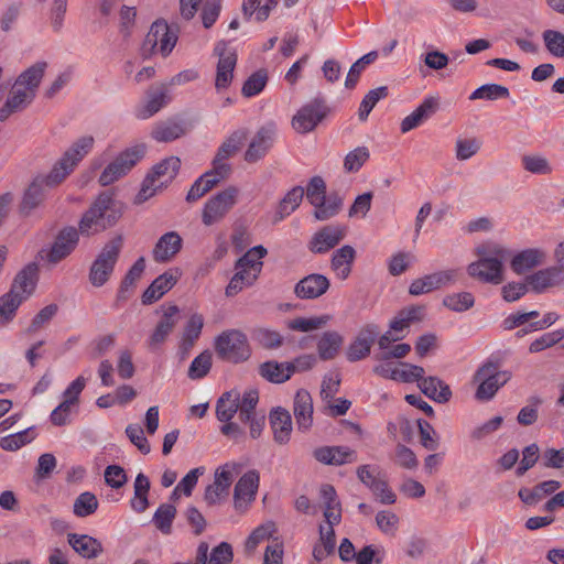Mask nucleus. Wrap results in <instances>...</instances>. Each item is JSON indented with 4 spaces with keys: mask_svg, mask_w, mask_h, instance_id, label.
<instances>
[{
    "mask_svg": "<svg viewBox=\"0 0 564 564\" xmlns=\"http://www.w3.org/2000/svg\"><path fill=\"white\" fill-rule=\"evenodd\" d=\"M176 517V508L170 503L161 505L153 514L155 528L163 534L172 533V524Z\"/></svg>",
    "mask_w": 564,
    "mask_h": 564,
    "instance_id": "obj_46",
    "label": "nucleus"
},
{
    "mask_svg": "<svg viewBox=\"0 0 564 564\" xmlns=\"http://www.w3.org/2000/svg\"><path fill=\"white\" fill-rule=\"evenodd\" d=\"M481 148V141L477 138H458L455 142V155L458 161H466L474 156Z\"/></svg>",
    "mask_w": 564,
    "mask_h": 564,
    "instance_id": "obj_61",
    "label": "nucleus"
},
{
    "mask_svg": "<svg viewBox=\"0 0 564 564\" xmlns=\"http://www.w3.org/2000/svg\"><path fill=\"white\" fill-rule=\"evenodd\" d=\"M507 97H509V89L506 86L499 84H486L474 90L469 96V99L497 100Z\"/></svg>",
    "mask_w": 564,
    "mask_h": 564,
    "instance_id": "obj_55",
    "label": "nucleus"
},
{
    "mask_svg": "<svg viewBox=\"0 0 564 564\" xmlns=\"http://www.w3.org/2000/svg\"><path fill=\"white\" fill-rule=\"evenodd\" d=\"M388 95V88L386 86H381L375 89H371L362 99L358 117L360 121H366L371 110L375 108L377 102L387 97Z\"/></svg>",
    "mask_w": 564,
    "mask_h": 564,
    "instance_id": "obj_56",
    "label": "nucleus"
},
{
    "mask_svg": "<svg viewBox=\"0 0 564 564\" xmlns=\"http://www.w3.org/2000/svg\"><path fill=\"white\" fill-rule=\"evenodd\" d=\"M293 412L299 429L307 431L313 423V400L308 391L301 389L296 392Z\"/></svg>",
    "mask_w": 564,
    "mask_h": 564,
    "instance_id": "obj_30",
    "label": "nucleus"
},
{
    "mask_svg": "<svg viewBox=\"0 0 564 564\" xmlns=\"http://www.w3.org/2000/svg\"><path fill=\"white\" fill-rule=\"evenodd\" d=\"M346 236V226L338 224L327 225L313 234L307 243V248L314 254H324L338 246Z\"/></svg>",
    "mask_w": 564,
    "mask_h": 564,
    "instance_id": "obj_12",
    "label": "nucleus"
},
{
    "mask_svg": "<svg viewBox=\"0 0 564 564\" xmlns=\"http://www.w3.org/2000/svg\"><path fill=\"white\" fill-rule=\"evenodd\" d=\"M357 252L354 247L345 245L335 250L330 258V269L339 280L349 278Z\"/></svg>",
    "mask_w": 564,
    "mask_h": 564,
    "instance_id": "obj_28",
    "label": "nucleus"
},
{
    "mask_svg": "<svg viewBox=\"0 0 564 564\" xmlns=\"http://www.w3.org/2000/svg\"><path fill=\"white\" fill-rule=\"evenodd\" d=\"M535 293H542L550 288L564 285V272L557 265L541 269L525 279Z\"/></svg>",
    "mask_w": 564,
    "mask_h": 564,
    "instance_id": "obj_18",
    "label": "nucleus"
},
{
    "mask_svg": "<svg viewBox=\"0 0 564 564\" xmlns=\"http://www.w3.org/2000/svg\"><path fill=\"white\" fill-rule=\"evenodd\" d=\"M80 235L77 228L73 226L62 228L46 253V261L55 265L66 259L76 249Z\"/></svg>",
    "mask_w": 564,
    "mask_h": 564,
    "instance_id": "obj_13",
    "label": "nucleus"
},
{
    "mask_svg": "<svg viewBox=\"0 0 564 564\" xmlns=\"http://www.w3.org/2000/svg\"><path fill=\"white\" fill-rule=\"evenodd\" d=\"M215 351L225 361L238 364L251 356V348L245 333L239 329H228L215 339Z\"/></svg>",
    "mask_w": 564,
    "mask_h": 564,
    "instance_id": "obj_6",
    "label": "nucleus"
},
{
    "mask_svg": "<svg viewBox=\"0 0 564 564\" xmlns=\"http://www.w3.org/2000/svg\"><path fill=\"white\" fill-rule=\"evenodd\" d=\"M319 540L322 545H316L313 550V556L317 561H322L335 550V531L334 527H321Z\"/></svg>",
    "mask_w": 564,
    "mask_h": 564,
    "instance_id": "obj_52",
    "label": "nucleus"
},
{
    "mask_svg": "<svg viewBox=\"0 0 564 564\" xmlns=\"http://www.w3.org/2000/svg\"><path fill=\"white\" fill-rule=\"evenodd\" d=\"M259 393L254 389H248L243 393L234 389L221 394L216 403V416L219 421H230L236 413L239 420L249 425L252 438H258L265 425V415L257 411Z\"/></svg>",
    "mask_w": 564,
    "mask_h": 564,
    "instance_id": "obj_1",
    "label": "nucleus"
},
{
    "mask_svg": "<svg viewBox=\"0 0 564 564\" xmlns=\"http://www.w3.org/2000/svg\"><path fill=\"white\" fill-rule=\"evenodd\" d=\"M183 239L176 231H169L161 236L153 250V260L158 263L171 261L182 249Z\"/></svg>",
    "mask_w": 564,
    "mask_h": 564,
    "instance_id": "obj_22",
    "label": "nucleus"
},
{
    "mask_svg": "<svg viewBox=\"0 0 564 564\" xmlns=\"http://www.w3.org/2000/svg\"><path fill=\"white\" fill-rule=\"evenodd\" d=\"M123 238L121 235L108 241L97 254L89 269V282L96 286H102L111 276L115 265L122 249Z\"/></svg>",
    "mask_w": 564,
    "mask_h": 564,
    "instance_id": "obj_5",
    "label": "nucleus"
},
{
    "mask_svg": "<svg viewBox=\"0 0 564 564\" xmlns=\"http://www.w3.org/2000/svg\"><path fill=\"white\" fill-rule=\"evenodd\" d=\"M224 180L225 178H220V176L216 174L214 170L207 171L194 182V184L192 185L186 195V200L188 203L198 200L214 186H216L219 182Z\"/></svg>",
    "mask_w": 564,
    "mask_h": 564,
    "instance_id": "obj_40",
    "label": "nucleus"
},
{
    "mask_svg": "<svg viewBox=\"0 0 564 564\" xmlns=\"http://www.w3.org/2000/svg\"><path fill=\"white\" fill-rule=\"evenodd\" d=\"M270 423L274 441L279 444H286L292 432V419L289 411L278 408L270 413Z\"/></svg>",
    "mask_w": 564,
    "mask_h": 564,
    "instance_id": "obj_32",
    "label": "nucleus"
},
{
    "mask_svg": "<svg viewBox=\"0 0 564 564\" xmlns=\"http://www.w3.org/2000/svg\"><path fill=\"white\" fill-rule=\"evenodd\" d=\"M478 260L467 267L470 278L487 284H500L503 282V262L509 252L496 242H484L476 248Z\"/></svg>",
    "mask_w": 564,
    "mask_h": 564,
    "instance_id": "obj_2",
    "label": "nucleus"
},
{
    "mask_svg": "<svg viewBox=\"0 0 564 564\" xmlns=\"http://www.w3.org/2000/svg\"><path fill=\"white\" fill-rule=\"evenodd\" d=\"M546 260V252L541 248H529L518 252L511 260L510 267L517 274H523L542 265Z\"/></svg>",
    "mask_w": 564,
    "mask_h": 564,
    "instance_id": "obj_26",
    "label": "nucleus"
},
{
    "mask_svg": "<svg viewBox=\"0 0 564 564\" xmlns=\"http://www.w3.org/2000/svg\"><path fill=\"white\" fill-rule=\"evenodd\" d=\"M511 379V372L499 370L497 364L488 361L477 369L474 382L478 383L475 397L479 401L491 400L497 391Z\"/></svg>",
    "mask_w": 564,
    "mask_h": 564,
    "instance_id": "obj_7",
    "label": "nucleus"
},
{
    "mask_svg": "<svg viewBox=\"0 0 564 564\" xmlns=\"http://www.w3.org/2000/svg\"><path fill=\"white\" fill-rule=\"evenodd\" d=\"M252 338L256 343L267 349H274L283 344V337L280 333L265 327L254 328L252 330Z\"/></svg>",
    "mask_w": 564,
    "mask_h": 564,
    "instance_id": "obj_54",
    "label": "nucleus"
},
{
    "mask_svg": "<svg viewBox=\"0 0 564 564\" xmlns=\"http://www.w3.org/2000/svg\"><path fill=\"white\" fill-rule=\"evenodd\" d=\"M68 543L76 553L85 558H95L102 552L101 543L87 534H68Z\"/></svg>",
    "mask_w": 564,
    "mask_h": 564,
    "instance_id": "obj_34",
    "label": "nucleus"
},
{
    "mask_svg": "<svg viewBox=\"0 0 564 564\" xmlns=\"http://www.w3.org/2000/svg\"><path fill=\"white\" fill-rule=\"evenodd\" d=\"M564 338V328L557 329L551 333H545L529 346L531 354L540 352L546 348L553 347Z\"/></svg>",
    "mask_w": 564,
    "mask_h": 564,
    "instance_id": "obj_63",
    "label": "nucleus"
},
{
    "mask_svg": "<svg viewBox=\"0 0 564 564\" xmlns=\"http://www.w3.org/2000/svg\"><path fill=\"white\" fill-rule=\"evenodd\" d=\"M344 343L343 336L336 330L323 333L317 341V352L322 360L334 359Z\"/></svg>",
    "mask_w": 564,
    "mask_h": 564,
    "instance_id": "obj_38",
    "label": "nucleus"
},
{
    "mask_svg": "<svg viewBox=\"0 0 564 564\" xmlns=\"http://www.w3.org/2000/svg\"><path fill=\"white\" fill-rule=\"evenodd\" d=\"M329 108L323 98L303 105L292 118V127L299 133L313 131L328 115Z\"/></svg>",
    "mask_w": 564,
    "mask_h": 564,
    "instance_id": "obj_10",
    "label": "nucleus"
},
{
    "mask_svg": "<svg viewBox=\"0 0 564 564\" xmlns=\"http://www.w3.org/2000/svg\"><path fill=\"white\" fill-rule=\"evenodd\" d=\"M235 269V275L240 278L247 285H252L261 272L262 262L250 260V256H242L236 262Z\"/></svg>",
    "mask_w": 564,
    "mask_h": 564,
    "instance_id": "obj_44",
    "label": "nucleus"
},
{
    "mask_svg": "<svg viewBox=\"0 0 564 564\" xmlns=\"http://www.w3.org/2000/svg\"><path fill=\"white\" fill-rule=\"evenodd\" d=\"M545 48L555 57H564V33L556 30H545L542 33Z\"/></svg>",
    "mask_w": 564,
    "mask_h": 564,
    "instance_id": "obj_59",
    "label": "nucleus"
},
{
    "mask_svg": "<svg viewBox=\"0 0 564 564\" xmlns=\"http://www.w3.org/2000/svg\"><path fill=\"white\" fill-rule=\"evenodd\" d=\"M119 219L113 209V198L109 193H101L83 214L77 230L85 237L98 235L112 227Z\"/></svg>",
    "mask_w": 564,
    "mask_h": 564,
    "instance_id": "obj_3",
    "label": "nucleus"
},
{
    "mask_svg": "<svg viewBox=\"0 0 564 564\" xmlns=\"http://www.w3.org/2000/svg\"><path fill=\"white\" fill-rule=\"evenodd\" d=\"M438 109V98L437 97H427L422 104L414 109L409 116H406L402 121L400 129L403 133H406L416 127H419L423 121L427 120L432 117L436 110Z\"/></svg>",
    "mask_w": 564,
    "mask_h": 564,
    "instance_id": "obj_27",
    "label": "nucleus"
},
{
    "mask_svg": "<svg viewBox=\"0 0 564 564\" xmlns=\"http://www.w3.org/2000/svg\"><path fill=\"white\" fill-rule=\"evenodd\" d=\"M304 196V188L302 186H294L285 196L280 200L275 210L272 223L278 224L285 217L290 216L301 204Z\"/></svg>",
    "mask_w": 564,
    "mask_h": 564,
    "instance_id": "obj_35",
    "label": "nucleus"
},
{
    "mask_svg": "<svg viewBox=\"0 0 564 564\" xmlns=\"http://www.w3.org/2000/svg\"><path fill=\"white\" fill-rule=\"evenodd\" d=\"M46 67V62H37L22 72L14 83L35 96Z\"/></svg>",
    "mask_w": 564,
    "mask_h": 564,
    "instance_id": "obj_36",
    "label": "nucleus"
},
{
    "mask_svg": "<svg viewBox=\"0 0 564 564\" xmlns=\"http://www.w3.org/2000/svg\"><path fill=\"white\" fill-rule=\"evenodd\" d=\"M75 169L72 162L64 155L54 164L48 174L42 175L47 187H54L61 184Z\"/></svg>",
    "mask_w": 564,
    "mask_h": 564,
    "instance_id": "obj_47",
    "label": "nucleus"
},
{
    "mask_svg": "<svg viewBox=\"0 0 564 564\" xmlns=\"http://www.w3.org/2000/svg\"><path fill=\"white\" fill-rule=\"evenodd\" d=\"M232 558L231 545L227 542H221L212 550L209 557L207 556L206 564H231Z\"/></svg>",
    "mask_w": 564,
    "mask_h": 564,
    "instance_id": "obj_64",
    "label": "nucleus"
},
{
    "mask_svg": "<svg viewBox=\"0 0 564 564\" xmlns=\"http://www.w3.org/2000/svg\"><path fill=\"white\" fill-rule=\"evenodd\" d=\"M204 326V318L200 314H193L186 326L184 327L182 335V343L180 349L183 355H187L193 348L195 341L199 338Z\"/></svg>",
    "mask_w": 564,
    "mask_h": 564,
    "instance_id": "obj_42",
    "label": "nucleus"
},
{
    "mask_svg": "<svg viewBox=\"0 0 564 564\" xmlns=\"http://www.w3.org/2000/svg\"><path fill=\"white\" fill-rule=\"evenodd\" d=\"M259 473L254 469L247 471L239 478L234 490L236 509H241L254 500L259 487Z\"/></svg>",
    "mask_w": 564,
    "mask_h": 564,
    "instance_id": "obj_21",
    "label": "nucleus"
},
{
    "mask_svg": "<svg viewBox=\"0 0 564 564\" xmlns=\"http://www.w3.org/2000/svg\"><path fill=\"white\" fill-rule=\"evenodd\" d=\"M239 189L228 186L224 191L210 197L204 205L202 221L205 226H212L220 221L236 205Z\"/></svg>",
    "mask_w": 564,
    "mask_h": 564,
    "instance_id": "obj_9",
    "label": "nucleus"
},
{
    "mask_svg": "<svg viewBox=\"0 0 564 564\" xmlns=\"http://www.w3.org/2000/svg\"><path fill=\"white\" fill-rule=\"evenodd\" d=\"M246 137L247 133L245 131H235L219 147L213 161L212 170H214L220 178H227L229 176L231 169L225 161L240 149Z\"/></svg>",
    "mask_w": 564,
    "mask_h": 564,
    "instance_id": "obj_15",
    "label": "nucleus"
},
{
    "mask_svg": "<svg viewBox=\"0 0 564 564\" xmlns=\"http://www.w3.org/2000/svg\"><path fill=\"white\" fill-rule=\"evenodd\" d=\"M330 288L329 279L319 273H312L301 279L294 286V294L301 300H315Z\"/></svg>",
    "mask_w": 564,
    "mask_h": 564,
    "instance_id": "obj_17",
    "label": "nucleus"
},
{
    "mask_svg": "<svg viewBox=\"0 0 564 564\" xmlns=\"http://www.w3.org/2000/svg\"><path fill=\"white\" fill-rule=\"evenodd\" d=\"M97 497L89 491L82 492L74 501L73 512L79 518L93 514L98 508Z\"/></svg>",
    "mask_w": 564,
    "mask_h": 564,
    "instance_id": "obj_53",
    "label": "nucleus"
},
{
    "mask_svg": "<svg viewBox=\"0 0 564 564\" xmlns=\"http://www.w3.org/2000/svg\"><path fill=\"white\" fill-rule=\"evenodd\" d=\"M170 101L169 88L165 83L153 85L147 91L145 104L138 108L135 116L139 119H149L156 112H159Z\"/></svg>",
    "mask_w": 564,
    "mask_h": 564,
    "instance_id": "obj_19",
    "label": "nucleus"
},
{
    "mask_svg": "<svg viewBox=\"0 0 564 564\" xmlns=\"http://www.w3.org/2000/svg\"><path fill=\"white\" fill-rule=\"evenodd\" d=\"M274 135V126L268 124L260 128L245 153V160L247 162L254 163L263 158L271 148Z\"/></svg>",
    "mask_w": 564,
    "mask_h": 564,
    "instance_id": "obj_23",
    "label": "nucleus"
},
{
    "mask_svg": "<svg viewBox=\"0 0 564 564\" xmlns=\"http://www.w3.org/2000/svg\"><path fill=\"white\" fill-rule=\"evenodd\" d=\"M58 312V305L55 303L48 304L44 306L40 312L33 317L29 327L25 329L28 335H34L41 329L45 328L47 324L55 317Z\"/></svg>",
    "mask_w": 564,
    "mask_h": 564,
    "instance_id": "obj_51",
    "label": "nucleus"
},
{
    "mask_svg": "<svg viewBox=\"0 0 564 564\" xmlns=\"http://www.w3.org/2000/svg\"><path fill=\"white\" fill-rule=\"evenodd\" d=\"M379 332V327L376 324L365 325L348 346L346 351L347 359L350 362H355L368 357Z\"/></svg>",
    "mask_w": 564,
    "mask_h": 564,
    "instance_id": "obj_16",
    "label": "nucleus"
},
{
    "mask_svg": "<svg viewBox=\"0 0 564 564\" xmlns=\"http://www.w3.org/2000/svg\"><path fill=\"white\" fill-rule=\"evenodd\" d=\"M240 465L237 463H226L215 471L214 482L208 485L204 498L208 505L218 503L228 496L229 488L235 476L239 474Z\"/></svg>",
    "mask_w": 564,
    "mask_h": 564,
    "instance_id": "obj_11",
    "label": "nucleus"
},
{
    "mask_svg": "<svg viewBox=\"0 0 564 564\" xmlns=\"http://www.w3.org/2000/svg\"><path fill=\"white\" fill-rule=\"evenodd\" d=\"M145 147L134 145L122 151L111 163H109L99 176V184L108 186L127 175L132 167L144 156Z\"/></svg>",
    "mask_w": 564,
    "mask_h": 564,
    "instance_id": "obj_8",
    "label": "nucleus"
},
{
    "mask_svg": "<svg viewBox=\"0 0 564 564\" xmlns=\"http://www.w3.org/2000/svg\"><path fill=\"white\" fill-rule=\"evenodd\" d=\"M218 56L215 87L218 91L230 86L234 78V69L237 64V55L228 50L226 42H218L214 50Z\"/></svg>",
    "mask_w": 564,
    "mask_h": 564,
    "instance_id": "obj_14",
    "label": "nucleus"
},
{
    "mask_svg": "<svg viewBox=\"0 0 564 564\" xmlns=\"http://www.w3.org/2000/svg\"><path fill=\"white\" fill-rule=\"evenodd\" d=\"M444 306L454 312H465L474 306L475 299L469 292H460L446 295L443 300Z\"/></svg>",
    "mask_w": 564,
    "mask_h": 564,
    "instance_id": "obj_57",
    "label": "nucleus"
},
{
    "mask_svg": "<svg viewBox=\"0 0 564 564\" xmlns=\"http://www.w3.org/2000/svg\"><path fill=\"white\" fill-rule=\"evenodd\" d=\"M343 198L337 193H330L324 196V199L314 205V217L316 220H327L336 216L343 207Z\"/></svg>",
    "mask_w": 564,
    "mask_h": 564,
    "instance_id": "obj_43",
    "label": "nucleus"
},
{
    "mask_svg": "<svg viewBox=\"0 0 564 564\" xmlns=\"http://www.w3.org/2000/svg\"><path fill=\"white\" fill-rule=\"evenodd\" d=\"M268 82V73L265 69H259L253 73L245 82L241 93L245 97H252L260 94Z\"/></svg>",
    "mask_w": 564,
    "mask_h": 564,
    "instance_id": "obj_60",
    "label": "nucleus"
},
{
    "mask_svg": "<svg viewBox=\"0 0 564 564\" xmlns=\"http://www.w3.org/2000/svg\"><path fill=\"white\" fill-rule=\"evenodd\" d=\"M150 490V480L148 476L143 473H139L134 479L133 484V497L130 500L131 508L138 512L142 513L149 508V499L148 494Z\"/></svg>",
    "mask_w": 564,
    "mask_h": 564,
    "instance_id": "obj_41",
    "label": "nucleus"
},
{
    "mask_svg": "<svg viewBox=\"0 0 564 564\" xmlns=\"http://www.w3.org/2000/svg\"><path fill=\"white\" fill-rule=\"evenodd\" d=\"M185 133V129L177 122H162L154 127L151 135L159 142H171Z\"/></svg>",
    "mask_w": 564,
    "mask_h": 564,
    "instance_id": "obj_48",
    "label": "nucleus"
},
{
    "mask_svg": "<svg viewBox=\"0 0 564 564\" xmlns=\"http://www.w3.org/2000/svg\"><path fill=\"white\" fill-rule=\"evenodd\" d=\"M210 368L212 354L210 351L205 350L191 362L187 375L192 380L202 379L209 372Z\"/></svg>",
    "mask_w": 564,
    "mask_h": 564,
    "instance_id": "obj_58",
    "label": "nucleus"
},
{
    "mask_svg": "<svg viewBox=\"0 0 564 564\" xmlns=\"http://www.w3.org/2000/svg\"><path fill=\"white\" fill-rule=\"evenodd\" d=\"M45 182L43 181L42 175H37L34 177L32 183L29 185L26 191L24 192L23 199L21 203V212L23 214H29L36 207H39L44 200V187Z\"/></svg>",
    "mask_w": 564,
    "mask_h": 564,
    "instance_id": "obj_37",
    "label": "nucleus"
},
{
    "mask_svg": "<svg viewBox=\"0 0 564 564\" xmlns=\"http://www.w3.org/2000/svg\"><path fill=\"white\" fill-rule=\"evenodd\" d=\"M23 302L22 297L10 291L0 296V326L8 324L14 318L18 307Z\"/></svg>",
    "mask_w": 564,
    "mask_h": 564,
    "instance_id": "obj_50",
    "label": "nucleus"
},
{
    "mask_svg": "<svg viewBox=\"0 0 564 564\" xmlns=\"http://www.w3.org/2000/svg\"><path fill=\"white\" fill-rule=\"evenodd\" d=\"M180 167L181 160L177 156L165 158L155 164L143 180L134 203L142 204L165 188L175 178Z\"/></svg>",
    "mask_w": 564,
    "mask_h": 564,
    "instance_id": "obj_4",
    "label": "nucleus"
},
{
    "mask_svg": "<svg viewBox=\"0 0 564 564\" xmlns=\"http://www.w3.org/2000/svg\"><path fill=\"white\" fill-rule=\"evenodd\" d=\"M275 530V524L271 521L256 528L246 541V551L253 552L261 542L270 539Z\"/></svg>",
    "mask_w": 564,
    "mask_h": 564,
    "instance_id": "obj_62",
    "label": "nucleus"
},
{
    "mask_svg": "<svg viewBox=\"0 0 564 564\" xmlns=\"http://www.w3.org/2000/svg\"><path fill=\"white\" fill-rule=\"evenodd\" d=\"M94 144V137H80L65 151L63 155L76 166L91 151Z\"/></svg>",
    "mask_w": 564,
    "mask_h": 564,
    "instance_id": "obj_45",
    "label": "nucleus"
},
{
    "mask_svg": "<svg viewBox=\"0 0 564 564\" xmlns=\"http://www.w3.org/2000/svg\"><path fill=\"white\" fill-rule=\"evenodd\" d=\"M35 98L33 93H29L18 84H13L8 98L0 108V121H6L11 115L23 111Z\"/></svg>",
    "mask_w": 564,
    "mask_h": 564,
    "instance_id": "obj_24",
    "label": "nucleus"
},
{
    "mask_svg": "<svg viewBox=\"0 0 564 564\" xmlns=\"http://www.w3.org/2000/svg\"><path fill=\"white\" fill-rule=\"evenodd\" d=\"M330 318L327 314L313 317H296L288 323V327L291 330L307 333L324 327Z\"/></svg>",
    "mask_w": 564,
    "mask_h": 564,
    "instance_id": "obj_49",
    "label": "nucleus"
},
{
    "mask_svg": "<svg viewBox=\"0 0 564 564\" xmlns=\"http://www.w3.org/2000/svg\"><path fill=\"white\" fill-rule=\"evenodd\" d=\"M313 457L324 465L341 466L356 462L357 453L348 446H321L314 449Z\"/></svg>",
    "mask_w": 564,
    "mask_h": 564,
    "instance_id": "obj_20",
    "label": "nucleus"
},
{
    "mask_svg": "<svg viewBox=\"0 0 564 564\" xmlns=\"http://www.w3.org/2000/svg\"><path fill=\"white\" fill-rule=\"evenodd\" d=\"M37 265L29 263L14 278L11 289L9 290L25 301L34 291L37 279Z\"/></svg>",
    "mask_w": 564,
    "mask_h": 564,
    "instance_id": "obj_29",
    "label": "nucleus"
},
{
    "mask_svg": "<svg viewBox=\"0 0 564 564\" xmlns=\"http://www.w3.org/2000/svg\"><path fill=\"white\" fill-rule=\"evenodd\" d=\"M178 313L180 310L176 305H171L164 311L161 321L149 337V347L154 348L166 340L178 323Z\"/></svg>",
    "mask_w": 564,
    "mask_h": 564,
    "instance_id": "obj_25",
    "label": "nucleus"
},
{
    "mask_svg": "<svg viewBox=\"0 0 564 564\" xmlns=\"http://www.w3.org/2000/svg\"><path fill=\"white\" fill-rule=\"evenodd\" d=\"M177 276L171 271H166L159 275L143 292L142 303L144 305L152 304L160 300L176 283Z\"/></svg>",
    "mask_w": 564,
    "mask_h": 564,
    "instance_id": "obj_33",
    "label": "nucleus"
},
{
    "mask_svg": "<svg viewBox=\"0 0 564 564\" xmlns=\"http://www.w3.org/2000/svg\"><path fill=\"white\" fill-rule=\"evenodd\" d=\"M259 373L265 380L273 383H283L292 376L290 362L265 361L260 365Z\"/></svg>",
    "mask_w": 564,
    "mask_h": 564,
    "instance_id": "obj_39",
    "label": "nucleus"
},
{
    "mask_svg": "<svg viewBox=\"0 0 564 564\" xmlns=\"http://www.w3.org/2000/svg\"><path fill=\"white\" fill-rule=\"evenodd\" d=\"M419 388L422 393L437 403L448 402L453 394L449 386L441 378L434 376L424 377L420 381Z\"/></svg>",
    "mask_w": 564,
    "mask_h": 564,
    "instance_id": "obj_31",
    "label": "nucleus"
}]
</instances>
